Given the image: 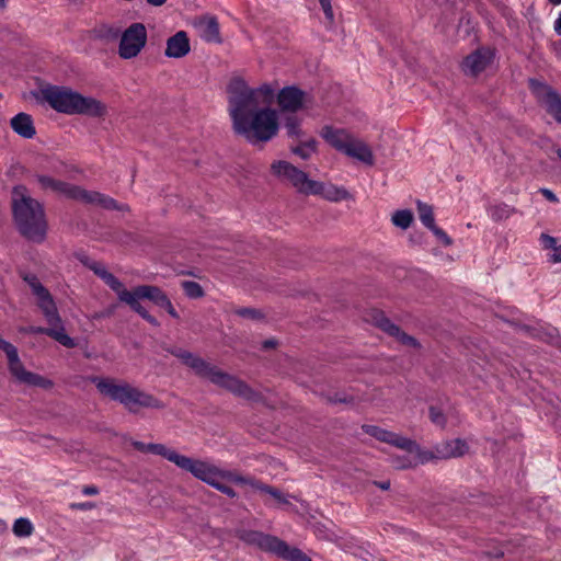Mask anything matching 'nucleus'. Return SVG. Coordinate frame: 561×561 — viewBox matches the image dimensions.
<instances>
[{"label": "nucleus", "instance_id": "nucleus-1", "mask_svg": "<svg viewBox=\"0 0 561 561\" xmlns=\"http://www.w3.org/2000/svg\"><path fill=\"white\" fill-rule=\"evenodd\" d=\"M11 210L14 226L25 240L41 244L47 238L48 221L44 205L28 194L24 185L12 188Z\"/></svg>", "mask_w": 561, "mask_h": 561}, {"label": "nucleus", "instance_id": "nucleus-2", "mask_svg": "<svg viewBox=\"0 0 561 561\" xmlns=\"http://www.w3.org/2000/svg\"><path fill=\"white\" fill-rule=\"evenodd\" d=\"M169 352L190 367L196 376L228 390L237 397L249 401H257L260 394L239 378L221 370L204 358L182 348H171Z\"/></svg>", "mask_w": 561, "mask_h": 561}, {"label": "nucleus", "instance_id": "nucleus-3", "mask_svg": "<svg viewBox=\"0 0 561 561\" xmlns=\"http://www.w3.org/2000/svg\"><path fill=\"white\" fill-rule=\"evenodd\" d=\"M98 391L112 401L122 404L129 413H138L140 409L162 410L165 404L153 394L133 386L127 381H117L110 377H91Z\"/></svg>", "mask_w": 561, "mask_h": 561}, {"label": "nucleus", "instance_id": "nucleus-4", "mask_svg": "<svg viewBox=\"0 0 561 561\" xmlns=\"http://www.w3.org/2000/svg\"><path fill=\"white\" fill-rule=\"evenodd\" d=\"M41 93L43 100L58 113L90 117H103L107 113L104 103L92 96H84L70 88L48 85L42 89Z\"/></svg>", "mask_w": 561, "mask_h": 561}, {"label": "nucleus", "instance_id": "nucleus-5", "mask_svg": "<svg viewBox=\"0 0 561 561\" xmlns=\"http://www.w3.org/2000/svg\"><path fill=\"white\" fill-rule=\"evenodd\" d=\"M279 129L277 113L271 107H263L252 113L241 126H236L233 130L247 140L256 145L259 142H266L274 138Z\"/></svg>", "mask_w": 561, "mask_h": 561}, {"label": "nucleus", "instance_id": "nucleus-6", "mask_svg": "<svg viewBox=\"0 0 561 561\" xmlns=\"http://www.w3.org/2000/svg\"><path fill=\"white\" fill-rule=\"evenodd\" d=\"M229 114L233 128L259 111L255 91L240 77L232 78L227 85Z\"/></svg>", "mask_w": 561, "mask_h": 561}, {"label": "nucleus", "instance_id": "nucleus-7", "mask_svg": "<svg viewBox=\"0 0 561 561\" xmlns=\"http://www.w3.org/2000/svg\"><path fill=\"white\" fill-rule=\"evenodd\" d=\"M187 472L192 473L196 479L207 483L219 492L226 494L227 496L233 499L237 496V492L222 480L227 479L237 484H249L250 478L243 477L232 471H224L219 470L215 466H211L205 461L193 459L190 465Z\"/></svg>", "mask_w": 561, "mask_h": 561}, {"label": "nucleus", "instance_id": "nucleus-8", "mask_svg": "<svg viewBox=\"0 0 561 561\" xmlns=\"http://www.w3.org/2000/svg\"><path fill=\"white\" fill-rule=\"evenodd\" d=\"M93 273L99 276L113 291L116 293L118 299L122 302L127 304L130 309L137 312L144 320L150 323L153 327H159L160 322L151 316L141 305L140 302H136L134 300V289L127 290L123 283L110 273L104 265H95L92 267Z\"/></svg>", "mask_w": 561, "mask_h": 561}, {"label": "nucleus", "instance_id": "nucleus-9", "mask_svg": "<svg viewBox=\"0 0 561 561\" xmlns=\"http://www.w3.org/2000/svg\"><path fill=\"white\" fill-rule=\"evenodd\" d=\"M0 350L8 357V367L11 375L20 382L27 386L50 389L54 382L38 374L28 371L20 360L16 347L8 341L0 342Z\"/></svg>", "mask_w": 561, "mask_h": 561}, {"label": "nucleus", "instance_id": "nucleus-10", "mask_svg": "<svg viewBox=\"0 0 561 561\" xmlns=\"http://www.w3.org/2000/svg\"><path fill=\"white\" fill-rule=\"evenodd\" d=\"M528 87L547 114H549L558 124L561 125V95L550 84L545 81L530 78Z\"/></svg>", "mask_w": 561, "mask_h": 561}, {"label": "nucleus", "instance_id": "nucleus-11", "mask_svg": "<svg viewBox=\"0 0 561 561\" xmlns=\"http://www.w3.org/2000/svg\"><path fill=\"white\" fill-rule=\"evenodd\" d=\"M147 43V30L142 23H133L122 34L118 55L123 59L136 57Z\"/></svg>", "mask_w": 561, "mask_h": 561}, {"label": "nucleus", "instance_id": "nucleus-12", "mask_svg": "<svg viewBox=\"0 0 561 561\" xmlns=\"http://www.w3.org/2000/svg\"><path fill=\"white\" fill-rule=\"evenodd\" d=\"M237 537L244 543L272 554L278 552L279 548L285 549L284 540L259 530L240 529L237 531Z\"/></svg>", "mask_w": 561, "mask_h": 561}, {"label": "nucleus", "instance_id": "nucleus-13", "mask_svg": "<svg viewBox=\"0 0 561 561\" xmlns=\"http://www.w3.org/2000/svg\"><path fill=\"white\" fill-rule=\"evenodd\" d=\"M271 170L276 178L289 181L298 192L309 194L307 190L313 180H310L302 170L284 160L273 162Z\"/></svg>", "mask_w": 561, "mask_h": 561}, {"label": "nucleus", "instance_id": "nucleus-14", "mask_svg": "<svg viewBox=\"0 0 561 561\" xmlns=\"http://www.w3.org/2000/svg\"><path fill=\"white\" fill-rule=\"evenodd\" d=\"M35 179L38 182L41 188L44 191H51L59 196H64L69 199L81 201L84 190L81 186L44 174H37Z\"/></svg>", "mask_w": 561, "mask_h": 561}, {"label": "nucleus", "instance_id": "nucleus-15", "mask_svg": "<svg viewBox=\"0 0 561 561\" xmlns=\"http://www.w3.org/2000/svg\"><path fill=\"white\" fill-rule=\"evenodd\" d=\"M306 92L296 85H288L279 90L277 94V103L282 114L297 113L305 107Z\"/></svg>", "mask_w": 561, "mask_h": 561}, {"label": "nucleus", "instance_id": "nucleus-16", "mask_svg": "<svg viewBox=\"0 0 561 561\" xmlns=\"http://www.w3.org/2000/svg\"><path fill=\"white\" fill-rule=\"evenodd\" d=\"M492 58L490 49L479 48L463 59L462 70L466 75L478 76L491 64Z\"/></svg>", "mask_w": 561, "mask_h": 561}, {"label": "nucleus", "instance_id": "nucleus-17", "mask_svg": "<svg viewBox=\"0 0 561 561\" xmlns=\"http://www.w3.org/2000/svg\"><path fill=\"white\" fill-rule=\"evenodd\" d=\"M374 320L378 328H380L383 332L388 333L389 335L397 337V340L401 342L403 345H408L414 348L420 346V343L415 337L403 332L397 324L391 322L382 312L376 311Z\"/></svg>", "mask_w": 561, "mask_h": 561}, {"label": "nucleus", "instance_id": "nucleus-18", "mask_svg": "<svg viewBox=\"0 0 561 561\" xmlns=\"http://www.w3.org/2000/svg\"><path fill=\"white\" fill-rule=\"evenodd\" d=\"M309 194L320 195L323 198L330 202H340L350 198V193L341 186H336L333 184H325L323 182L313 181L309 183V188L307 190Z\"/></svg>", "mask_w": 561, "mask_h": 561}, {"label": "nucleus", "instance_id": "nucleus-19", "mask_svg": "<svg viewBox=\"0 0 561 561\" xmlns=\"http://www.w3.org/2000/svg\"><path fill=\"white\" fill-rule=\"evenodd\" d=\"M148 453L159 455L185 471H187L194 459L184 455H180L174 449L168 448L163 444L149 443Z\"/></svg>", "mask_w": 561, "mask_h": 561}, {"label": "nucleus", "instance_id": "nucleus-20", "mask_svg": "<svg viewBox=\"0 0 561 561\" xmlns=\"http://www.w3.org/2000/svg\"><path fill=\"white\" fill-rule=\"evenodd\" d=\"M191 50L190 39L184 31L176 32L167 41L164 55L169 58H182Z\"/></svg>", "mask_w": 561, "mask_h": 561}, {"label": "nucleus", "instance_id": "nucleus-21", "mask_svg": "<svg viewBox=\"0 0 561 561\" xmlns=\"http://www.w3.org/2000/svg\"><path fill=\"white\" fill-rule=\"evenodd\" d=\"M140 299H148L160 308H163L170 300L161 288L153 285H139L134 287V300L139 302Z\"/></svg>", "mask_w": 561, "mask_h": 561}, {"label": "nucleus", "instance_id": "nucleus-22", "mask_svg": "<svg viewBox=\"0 0 561 561\" xmlns=\"http://www.w3.org/2000/svg\"><path fill=\"white\" fill-rule=\"evenodd\" d=\"M320 135L330 146L341 152L345 151L352 139L351 135L345 129L334 128L330 125L323 126Z\"/></svg>", "mask_w": 561, "mask_h": 561}, {"label": "nucleus", "instance_id": "nucleus-23", "mask_svg": "<svg viewBox=\"0 0 561 561\" xmlns=\"http://www.w3.org/2000/svg\"><path fill=\"white\" fill-rule=\"evenodd\" d=\"M37 298V306L42 310L47 323L50 327H56L61 323V318L58 313L56 302L49 293L48 289H46L43 294L36 296Z\"/></svg>", "mask_w": 561, "mask_h": 561}, {"label": "nucleus", "instance_id": "nucleus-24", "mask_svg": "<svg viewBox=\"0 0 561 561\" xmlns=\"http://www.w3.org/2000/svg\"><path fill=\"white\" fill-rule=\"evenodd\" d=\"M81 202L100 205L105 209L127 210L128 206L118 204L114 198L99 192L83 190Z\"/></svg>", "mask_w": 561, "mask_h": 561}, {"label": "nucleus", "instance_id": "nucleus-25", "mask_svg": "<svg viewBox=\"0 0 561 561\" xmlns=\"http://www.w3.org/2000/svg\"><path fill=\"white\" fill-rule=\"evenodd\" d=\"M197 30L202 39L208 43H220L219 23L215 16H206L197 23Z\"/></svg>", "mask_w": 561, "mask_h": 561}, {"label": "nucleus", "instance_id": "nucleus-26", "mask_svg": "<svg viewBox=\"0 0 561 561\" xmlns=\"http://www.w3.org/2000/svg\"><path fill=\"white\" fill-rule=\"evenodd\" d=\"M469 449L465 439L455 438L443 443L436 447L437 457L439 458H456L463 456Z\"/></svg>", "mask_w": 561, "mask_h": 561}, {"label": "nucleus", "instance_id": "nucleus-27", "mask_svg": "<svg viewBox=\"0 0 561 561\" xmlns=\"http://www.w3.org/2000/svg\"><path fill=\"white\" fill-rule=\"evenodd\" d=\"M11 127L19 136L31 139L35 136L36 129L31 115L26 113H19L11 118Z\"/></svg>", "mask_w": 561, "mask_h": 561}, {"label": "nucleus", "instance_id": "nucleus-28", "mask_svg": "<svg viewBox=\"0 0 561 561\" xmlns=\"http://www.w3.org/2000/svg\"><path fill=\"white\" fill-rule=\"evenodd\" d=\"M343 153L368 165L374 164L373 152L364 141L352 138Z\"/></svg>", "mask_w": 561, "mask_h": 561}, {"label": "nucleus", "instance_id": "nucleus-29", "mask_svg": "<svg viewBox=\"0 0 561 561\" xmlns=\"http://www.w3.org/2000/svg\"><path fill=\"white\" fill-rule=\"evenodd\" d=\"M282 124L289 138H302L304 131L301 129V119L296 115V113L282 114Z\"/></svg>", "mask_w": 561, "mask_h": 561}, {"label": "nucleus", "instance_id": "nucleus-30", "mask_svg": "<svg viewBox=\"0 0 561 561\" xmlns=\"http://www.w3.org/2000/svg\"><path fill=\"white\" fill-rule=\"evenodd\" d=\"M251 488L260 491L261 493L267 494L273 497L279 504H287L288 500L283 492L274 486L265 484L256 479L250 478L249 484Z\"/></svg>", "mask_w": 561, "mask_h": 561}, {"label": "nucleus", "instance_id": "nucleus-31", "mask_svg": "<svg viewBox=\"0 0 561 561\" xmlns=\"http://www.w3.org/2000/svg\"><path fill=\"white\" fill-rule=\"evenodd\" d=\"M299 144L297 146H291L290 150L294 154L300 157L304 160H307L311 157L313 152H316L317 149V140L314 138H309L306 140H302L301 138L298 139Z\"/></svg>", "mask_w": 561, "mask_h": 561}, {"label": "nucleus", "instance_id": "nucleus-32", "mask_svg": "<svg viewBox=\"0 0 561 561\" xmlns=\"http://www.w3.org/2000/svg\"><path fill=\"white\" fill-rule=\"evenodd\" d=\"M389 444L400 448L402 450L408 451L409 454H420V446L416 444L415 440L401 436L397 433L392 432V437H390Z\"/></svg>", "mask_w": 561, "mask_h": 561}, {"label": "nucleus", "instance_id": "nucleus-33", "mask_svg": "<svg viewBox=\"0 0 561 561\" xmlns=\"http://www.w3.org/2000/svg\"><path fill=\"white\" fill-rule=\"evenodd\" d=\"M275 556H277L282 559H285L287 561H312L300 549L290 547L286 542H285V549L279 548V551L275 552Z\"/></svg>", "mask_w": 561, "mask_h": 561}, {"label": "nucleus", "instance_id": "nucleus-34", "mask_svg": "<svg viewBox=\"0 0 561 561\" xmlns=\"http://www.w3.org/2000/svg\"><path fill=\"white\" fill-rule=\"evenodd\" d=\"M48 331V336L60 343L62 346L72 348L77 345L75 340L65 332L61 323L56 327H50V330Z\"/></svg>", "mask_w": 561, "mask_h": 561}, {"label": "nucleus", "instance_id": "nucleus-35", "mask_svg": "<svg viewBox=\"0 0 561 561\" xmlns=\"http://www.w3.org/2000/svg\"><path fill=\"white\" fill-rule=\"evenodd\" d=\"M416 206L421 222L428 229L435 224L433 207L421 201H417Z\"/></svg>", "mask_w": 561, "mask_h": 561}, {"label": "nucleus", "instance_id": "nucleus-36", "mask_svg": "<svg viewBox=\"0 0 561 561\" xmlns=\"http://www.w3.org/2000/svg\"><path fill=\"white\" fill-rule=\"evenodd\" d=\"M362 430L365 434L382 443L389 444L390 437H392V432L376 425L364 424Z\"/></svg>", "mask_w": 561, "mask_h": 561}, {"label": "nucleus", "instance_id": "nucleus-37", "mask_svg": "<svg viewBox=\"0 0 561 561\" xmlns=\"http://www.w3.org/2000/svg\"><path fill=\"white\" fill-rule=\"evenodd\" d=\"M12 531L16 537H28L33 534L34 527L28 518L20 517L15 519Z\"/></svg>", "mask_w": 561, "mask_h": 561}, {"label": "nucleus", "instance_id": "nucleus-38", "mask_svg": "<svg viewBox=\"0 0 561 561\" xmlns=\"http://www.w3.org/2000/svg\"><path fill=\"white\" fill-rule=\"evenodd\" d=\"M392 224L401 229H408L413 221V214L410 209H400L392 215Z\"/></svg>", "mask_w": 561, "mask_h": 561}, {"label": "nucleus", "instance_id": "nucleus-39", "mask_svg": "<svg viewBox=\"0 0 561 561\" xmlns=\"http://www.w3.org/2000/svg\"><path fill=\"white\" fill-rule=\"evenodd\" d=\"M182 288L184 290V294L192 299L201 298L204 296V289L203 287L193 280H184L182 282Z\"/></svg>", "mask_w": 561, "mask_h": 561}, {"label": "nucleus", "instance_id": "nucleus-40", "mask_svg": "<svg viewBox=\"0 0 561 561\" xmlns=\"http://www.w3.org/2000/svg\"><path fill=\"white\" fill-rule=\"evenodd\" d=\"M513 211L514 209L504 203L494 205L490 208L491 217L496 221L508 218Z\"/></svg>", "mask_w": 561, "mask_h": 561}, {"label": "nucleus", "instance_id": "nucleus-41", "mask_svg": "<svg viewBox=\"0 0 561 561\" xmlns=\"http://www.w3.org/2000/svg\"><path fill=\"white\" fill-rule=\"evenodd\" d=\"M23 280L31 287L35 296L43 294L47 288L39 282L35 274L23 275Z\"/></svg>", "mask_w": 561, "mask_h": 561}, {"label": "nucleus", "instance_id": "nucleus-42", "mask_svg": "<svg viewBox=\"0 0 561 561\" xmlns=\"http://www.w3.org/2000/svg\"><path fill=\"white\" fill-rule=\"evenodd\" d=\"M428 417L433 424L439 427H445L447 419L438 407L431 405L428 409Z\"/></svg>", "mask_w": 561, "mask_h": 561}, {"label": "nucleus", "instance_id": "nucleus-43", "mask_svg": "<svg viewBox=\"0 0 561 561\" xmlns=\"http://www.w3.org/2000/svg\"><path fill=\"white\" fill-rule=\"evenodd\" d=\"M392 465L397 469H408L416 466L417 461L409 456H397L392 458Z\"/></svg>", "mask_w": 561, "mask_h": 561}, {"label": "nucleus", "instance_id": "nucleus-44", "mask_svg": "<svg viewBox=\"0 0 561 561\" xmlns=\"http://www.w3.org/2000/svg\"><path fill=\"white\" fill-rule=\"evenodd\" d=\"M433 234L436 237V239L445 247H449L453 244L451 238L439 227H437L435 224L428 228Z\"/></svg>", "mask_w": 561, "mask_h": 561}, {"label": "nucleus", "instance_id": "nucleus-45", "mask_svg": "<svg viewBox=\"0 0 561 561\" xmlns=\"http://www.w3.org/2000/svg\"><path fill=\"white\" fill-rule=\"evenodd\" d=\"M543 340L551 345H559L561 337L558 329L554 327H547Z\"/></svg>", "mask_w": 561, "mask_h": 561}, {"label": "nucleus", "instance_id": "nucleus-46", "mask_svg": "<svg viewBox=\"0 0 561 561\" xmlns=\"http://www.w3.org/2000/svg\"><path fill=\"white\" fill-rule=\"evenodd\" d=\"M253 91H255L256 98L262 95L266 102L271 101L274 96V89L268 83H264L261 87L253 89Z\"/></svg>", "mask_w": 561, "mask_h": 561}, {"label": "nucleus", "instance_id": "nucleus-47", "mask_svg": "<svg viewBox=\"0 0 561 561\" xmlns=\"http://www.w3.org/2000/svg\"><path fill=\"white\" fill-rule=\"evenodd\" d=\"M236 313L242 318H249L253 320L262 318L261 311L254 308H240L236 311Z\"/></svg>", "mask_w": 561, "mask_h": 561}, {"label": "nucleus", "instance_id": "nucleus-48", "mask_svg": "<svg viewBox=\"0 0 561 561\" xmlns=\"http://www.w3.org/2000/svg\"><path fill=\"white\" fill-rule=\"evenodd\" d=\"M331 403H353L354 398L343 392H335L329 397Z\"/></svg>", "mask_w": 561, "mask_h": 561}, {"label": "nucleus", "instance_id": "nucleus-49", "mask_svg": "<svg viewBox=\"0 0 561 561\" xmlns=\"http://www.w3.org/2000/svg\"><path fill=\"white\" fill-rule=\"evenodd\" d=\"M320 4H321V8L325 15V19L329 21V23H333L334 22V13H333V9L331 5V1L324 0V1L320 2Z\"/></svg>", "mask_w": 561, "mask_h": 561}, {"label": "nucleus", "instance_id": "nucleus-50", "mask_svg": "<svg viewBox=\"0 0 561 561\" xmlns=\"http://www.w3.org/2000/svg\"><path fill=\"white\" fill-rule=\"evenodd\" d=\"M540 240L545 249L553 250L557 247V239L552 236L541 233Z\"/></svg>", "mask_w": 561, "mask_h": 561}, {"label": "nucleus", "instance_id": "nucleus-51", "mask_svg": "<svg viewBox=\"0 0 561 561\" xmlns=\"http://www.w3.org/2000/svg\"><path fill=\"white\" fill-rule=\"evenodd\" d=\"M77 259L84 265L87 266L89 270L92 271V267L93 266H98V265H103L102 263L100 262H96V261H93L91 260L88 255L81 253V254H78L77 255Z\"/></svg>", "mask_w": 561, "mask_h": 561}, {"label": "nucleus", "instance_id": "nucleus-52", "mask_svg": "<svg viewBox=\"0 0 561 561\" xmlns=\"http://www.w3.org/2000/svg\"><path fill=\"white\" fill-rule=\"evenodd\" d=\"M95 503L93 502H81V503H71L70 508L76 511H90L95 508Z\"/></svg>", "mask_w": 561, "mask_h": 561}, {"label": "nucleus", "instance_id": "nucleus-53", "mask_svg": "<svg viewBox=\"0 0 561 561\" xmlns=\"http://www.w3.org/2000/svg\"><path fill=\"white\" fill-rule=\"evenodd\" d=\"M539 193L549 202L551 203H558L559 198L557 195L549 188L542 187L539 190Z\"/></svg>", "mask_w": 561, "mask_h": 561}, {"label": "nucleus", "instance_id": "nucleus-54", "mask_svg": "<svg viewBox=\"0 0 561 561\" xmlns=\"http://www.w3.org/2000/svg\"><path fill=\"white\" fill-rule=\"evenodd\" d=\"M548 262L561 263V244L553 249V253L549 254Z\"/></svg>", "mask_w": 561, "mask_h": 561}, {"label": "nucleus", "instance_id": "nucleus-55", "mask_svg": "<svg viewBox=\"0 0 561 561\" xmlns=\"http://www.w3.org/2000/svg\"><path fill=\"white\" fill-rule=\"evenodd\" d=\"M48 330L50 328H43V327H28L26 329H23V332L33 333V334H46L48 335Z\"/></svg>", "mask_w": 561, "mask_h": 561}, {"label": "nucleus", "instance_id": "nucleus-56", "mask_svg": "<svg viewBox=\"0 0 561 561\" xmlns=\"http://www.w3.org/2000/svg\"><path fill=\"white\" fill-rule=\"evenodd\" d=\"M81 492L83 495L92 496L99 494L100 491L99 488L95 485H84Z\"/></svg>", "mask_w": 561, "mask_h": 561}, {"label": "nucleus", "instance_id": "nucleus-57", "mask_svg": "<svg viewBox=\"0 0 561 561\" xmlns=\"http://www.w3.org/2000/svg\"><path fill=\"white\" fill-rule=\"evenodd\" d=\"M163 309H165V311L174 319H179L180 316L178 313V311L175 310V308L173 307L171 300H169L165 306L163 307Z\"/></svg>", "mask_w": 561, "mask_h": 561}, {"label": "nucleus", "instance_id": "nucleus-58", "mask_svg": "<svg viewBox=\"0 0 561 561\" xmlns=\"http://www.w3.org/2000/svg\"><path fill=\"white\" fill-rule=\"evenodd\" d=\"M133 447L140 451V453H148V444L139 442V440H133L131 442Z\"/></svg>", "mask_w": 561, "mask_h": 561}, {"label": "nucleus", "instance_id": "nucleus-59", "mask_svg": "<svg viewBox=\"0 0 561 561\" xmlns=\"http://www.w3.org/2000/svg\"><path fill=\"white\" fill-rule=\"evenodd\" d=\"M276 344H277V342L275 340H265L262 343V346H263V348L268 350V348H274L276 346Z\"/></svg>", "mask_w": 561, "mask_h": 561}, {"label": "nucleus", "instance_id": "nucleus-60", "mask_svg": "<svg viewBox=\"0 0 561 561\" xmlns=\"http://www.w3.org/2000/svg\"><path fill=\"white\" fill-rule=\"evenodd\" d=\"M553 30L558 35H561V13L558 19L554 21Z\"/></svg>", "mask_w": 561, "mask_h": 561}, {"label": "nucleus", "instance_id": "nucleus-61", "mask_svg": "<svg viewBox=\"0 0 561 561\" xmlns=\"http://www.w3.org/2000/svg\"><path fill=\"white\" fill-rule=\"evenodd\" d=\"M375 484L381 490H388L390 488V481L375 482Z\"/></svg>", "mask_w": 561, "mask_h": 561}, {"label": "nucleus", "instance_id": "nucleus-62", "mask_svg": "<svg viewBox=\"0 0 561 561\" xmlns=\"http://www.w3.org/2000/svg\"><path fill=\"white\" fill-rule=\"evenodd\" d=\"M147 2L154 7H160L167 2V0H147Z\"/></svg>", "mask_w": 561, "mask_h": 561}, {"label": "nucleus", "instance_id": "nucleus-63", "mask_svg": "<svg viewBox=\"0 0 561 561\" xmlns=\"http://www.w3.org/2000/svg\"><path fill=\"white\" fill-rule=\"evenodd\" d=\"M551 4L553 5H559L561 4V0H548Z\"/></svg>", "mask_w": 561, "mask_h": 561}, {"label": "nucleus", "instance_id": "nucleus-64", "mask_svg": "<svg viewBox=\"0 0 561 561\" xmlns=\"http://www.w3.org/2000/svg\"><path fill=\"white\" fill-rule=\"evenodd\" d=\"M557 154H558V157L561 159V148H559V149L557 150Z\"/></svg>", "mask_w": 561, "mask_h": 561}]
</instances>
